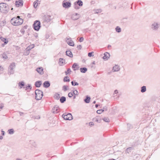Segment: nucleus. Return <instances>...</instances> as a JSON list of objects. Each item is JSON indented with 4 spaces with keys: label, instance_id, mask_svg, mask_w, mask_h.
Segmentation results:
<instances>
[{
    "label": "nucleus",
    "instance_id": "nucleus-1",
    "mask_svg": "<svg viewBox=\"0 0 160 160\" xmlns=\"http://www.w3.org/2000/svg\"><path fill=\"white\" fill-rule=\"evenodd\" d=\"M11 23L14 26H19L22 24L23 22L22 19L20 18L19 16L17 17L12 18L11 20Z\"/></svg>",
    "mask_w": 160,
    "mask_h": 160
},
{
    "label": "nucleus",
    "instance_id": "nucleus-2",
    "mask_svg": "<svg viewBox=\"0 0 160 160\" xmlns=\"http://www.w3.org/2000/svg\"><path fill=\"white\" fill-rule=\"evenodd\" d=\"M8 5L5 3L2 2L0 3V11L3 13H7L9 11Z\"/></svg>",
    "mask_w": 160,
    "mask_h": 160
},
{
    "label": "nucleus",
    "instance_id": "nucleus-3",
    "mask_svg": "<svg viewBox=\"0 0 160 160\" xmlns=\"http://www.w3.org/2000/svg\"><path fill=\"white\" fill-rule=\"evenodd\" d=\"M36 94L35 99L37 100H39L42 99L43 95V92L42 91L37 89L35 91Z\"/></svg>",
    "mask_w": 160,
    "mask_h": 160
},
{
    "label": "nucleus",
    "instance_id": "nucleus-4",
    "mask_svg": "<svg viewBox=\"0 0 160 160\" xmlns=\"http://www.w3.org/2000/svg\"><path fill=\"white\" fill-rule=\"evenodd\" d=\"M41 23L38 20H36L34 22L33 24V27L35 30L38 31L41 27Z\"/></svg>",
    "mask_w": 160,
    "mask_h": 160
},
{
    "label": "nucleus",
    "instance_id": "nucleus-5",
    "mask_svg": "<svg viewBox=\"0 0 160 160\" xmlns=\"http://www.w3.org/2000/svg\"><path fill=\"white\" fill-rule=\"evenodd\" d=\"M160 26V24L159 23L157 22H154L151 26V28L153 30L156 31L158 30Z\"/></svg>",
    "mask_w": 160,
    "mask_h": 160
},
{
    "label": "nucleus",
    "instance_id": "nucleus-6",
    "mask_svg": "<svg viewBox=\"0 0 160 160\" xmlns=\"http://www.w3.org/2000/svg\"><path fill=\"white\" fill-rule=\"evenodd\" d=\"M62 117L64 119L71 120L72 119V117L71 113H64L62 115Z\"/></svg>",
    "mask_w": 160,
    "mask_h": 160
},
{
    "label": "nucleus",
    "instance_id": "nucleus-7",
    "mask_svg": "<svg viewBox=\"0 0 160 160\" xmlns=\"http://www.w3.org/2000/svg\"><path fill=\"white\" fill-rule=\"evenodd\" d=\"M66 42L68 43V44L72 46H73L74 45V44L73 42L71 40V38L70 37L67 38H66Z\"/></svg>",
    "mask_w": 160,
    "mask_h": 160
},
{
    "label": "nucleus",
    "instance_id": "nucleus-8",
    "mask_svg": "<svg viewBox=\"0 0 160 160\" xmlns=\"http://www.w3.org/2000/svg\"><path fill=\"white\" fill-rule=\"evenodd\" d=\"M62 6L65 8H68L71 6V3L68 2H65V1H63L62 2Z\"/></svg>",
    "mask_w": 160,
    "mask_h": 160
},
{
    "label": "nucleus",
    "instance_id": "nucleus-9",
    "mask_svg": "<svg viewBox=\"0 0 160 160\" xmlns=\"http://www.w3.org/2000/svg\"><path fill=\"white\" fill-rule=\"evenodd\" d=\"M51 16L48 15H45L43 18V20L44 21L47 22H50L52 18H51Z\"/></svg>",
    "mask_w": 160,
    "mask_h": 160
},
{
    "label": "nucleus",
    "instance_id": "nucleus-10",
    "mask_svg": "<svg viewBox=\"0 0 160 160\" xmlns=\"http://www.w3.org/2000/svg\"><path fill=\"white\" fill-rule=\"evenodd\" d=\"M15 5L17 7L22 6L23 5V2L22 0H16L15 1Z\"/></svg>",
    "mask_w": 160,
    "mask_h": 160
},
{
    "label": "nucleus",
    "instance_id": "nucleus-11",
    "mask_svg": "<svg viewBox=\"0 0 160 160\" xmlns=\"http://www.w3.org/2000/svg\"><path fill=\"white\" fill-rule=\"evenodd\" d=\"M80 17L79 14L77 13H74L72 15L71 18L73 20H75L78 19Z\"/></svg>",
    "mask_w": 160,
    "mask_h": 160
},
{
    "label": "nucleus",
    "instance_id": "nucleus-12",
    "mask_svg": "<svg viewBox=\"0 0 160 160\" xmlns=\"http://www.w3.org/2000/svg\"><path fill=\"white\" fill-rule=\"evenodd\" d=\"M59 111V108L57 106H55L52 109V112L54 113H57Z\"/></svg>",
    "mask_w": 160,
    "mask_h": 160
},
{
    "label": "nucleus",
    "instance_id": "nucleus-13",
    "mask_svg": "<svg viewBox=\"0 0 160 160\" xmlns=\"http://www.w3.org/2000/svg\"><path fill=\"white\" fill-rule=\"evenodd\" d=\"M110 57V55L109 53L108 52H106L104 53L102 58L105 60H107Z\"/></svg>",
    "mask_w": 160,
    "mask_h": 160
},
{
    "label": "nucleus",
    "instance_id": "nucleus-14",
    "mask_svg": "<svg viewBox=\"0 0 160 160\" xmlns=\"http://www.w3.org/2000/svg\"><path fill=\"white\" fill-rule=\"evenodd\" d=\"M120 69V68L119 66L118 65H116L113 67V72H118L119 71Z\"/></svg>",
    "mask_w": 160,
    "mask_h": 160
},
{
    "label": "nucleus",
    "instance_id": "nucleus-15",
    "mask_svg": "<svg viewBox=\"0 0 160 160\" xmlns=\"http://www.w3.org/2000/svg\"><path fill=\"white\" fill-rule=\"evenodd\" d=\"M50 84L48 81H45L43 83V86L45 88H48L50 86Z\"/></svg>",
    "mask_w": 160,
    "mask_h": 160
},
{
    "label": "nucleus",
    "instance_id": "nucleus-16",
    "mask_svg": "<svg viewBox=\"0 0 160 160\" xmlns=\"http://www.w3.org/2000/svg\"><path fill=\"white\" fill-rule=\"evenodd\" d=\"M65 63V60L64 59L60 58L59 60V64L60 66H62Z\"/></svg>",
    "mask_w": 160,
    "mask_h": 160
},
{
    "label": "nucleus",
    "instance_id": "nucleus-17",
    "mask_svg": "<svg viewBox=\"0 0 160 160\" xmlns=\"http://www.w3.org/2000/svg\"><path fill=\"white\" fill-rule=\"evenodd\" d=\"M42 84V82L40 81H36L35 83V85L36 87H40Z\"/></svg>",
    "mask_w": 160,
    "mask_h": 160
},
{
    "label": "nucleus",
    "instance_id": "nucleus-18",
    "mask_svg": "<svg viewBox=\"0 0 160 160\" xmlns=\"http://www.w3.org/2000/svg\"><path fill=\"white\" fill-rule=\"evenodd\" d=\"M91 98L90 97L87 96L86 98L84 99V101L86 103H89L90 101Z\"/></svg>",
    "mask_w": 160,
    "mask_h": 160
},
{
    "label": "nucleus",
    "instance_id": "nucleus-19",
    "mask_svg": "<svg viewBox=\"0 0 160 160\" xmlns=\"http://www.w3.org/2000/svg\"><path fill=\"white\" fill-rule=\"evenodd\" d=\"M102 11V10L101 9H94L93 10V13L95 14H98L101 13Z\"/></svg>",
    "mask_w": 160,
    "mask_h": 160
},
{
    "label": "nucleus",
    "instance_id": "nucleus-20",
    "mask_svg": "<svg viewBox=\"0 0 160 160\" xmlns=\"http://www.w3.org/2000/svg\"><path fill=\"white\" fill-rule=\"evenodd\" d=\"M40 4V1L38 0H37L33 2V7L34 8H36L38 5Z\"/></svg>",
    "mask_w": 160,
    "mask_h": 160
},
{
    "label": "nucleus",
    "instance_id": "nucleus-21",
    "mask_svg": "<svg viewBox=\"0 0 160 160\" xmlns=\"http://www.w3.org/2000/svg\"><path fill=\"white\" fill-rule=\"evenodd\" d=\"M36 70L38 72L40 73L41 74L43 73V69L42 68H37Z\"/></svg>",
    "mask_w": 160,
    "mask_h": 160
},
{
    "label": "nucleus",
    "instance_id": "nucleus-22",
    "mask_svg": "<svg viewBox=\"0 0 160 160\" xmlns=\"http://www.w3.org/2000/svg\"><path fill=\"white\" fill-rule=\"evenodd\" d=\"M74 3L78 5L79 6H82L83 5L82 2L80 0H78L76 2H75Z\"/></svg>",
    "mask_w": 160,
    "mask_h": 160
},
{
    "label": "nucleus",
    "instance_id": "nucleus-23",
    "mask_svg": "<svg viewBox=\"0 0 160 160\" xmlns=\"http://www.w3.org/2000/svg\"><path fill=\"white\" fill-rule=\"evenodd\" d=\"M66 54L67 56H69V57L71 58L72 57V52L70 51H67L66 52Z\"/></svg>",
    "mask_w": 160,
    "mask_h": 160
},
{
    "label": "nucleus",
    "instance_id": "nucleus-24",
    "mask_svg": "<svg viewBox=\"0 0 160 160\" xmlns=\"http://www.w3.org/2000/svg\"><path fill=\"white\" fill-rule=\"evenodd\" d=\"M80 71L81 72L84 73L87 71V69L85 67L81 68H80Z\"/></svg>",
    "mask_w": 160,
    "mask_h": 160
},
{
    "label": "nucleus",
    "instance_id": "nucleus-25",
    "mask_svg": "<svg viewBox=\"0 0 160 160\" xmlns=\"http://www.w3.org/2000/svg\"><path fill=\"white\" fill-rule=\"evenodd\" d=\"M15 64L14 62H12L11 63L9 67V69H10L11 70L13 69L15 67Z\"/></svg>",
    "mask_w": 160,
    "mask_h": 160
},
{
    "label": "nucleus",
    "instance_id": "nucleus-26",
    "mask_svg": "<svg viewBox=\"0 0 160 160\" xmlns=\"http://www.w3.org/2000/svg\"><path fill=\"white\" fill-rule=\"evenodd\" d=\"M66 100V98L65 97L62 96L60 99V101L61 103L64 102Z\"/></svg>",
    "mask_w": 160,
    "mask_h": 160
},
{
    "label": "nucleus",
    "instance_id": "nucleus-27",
    "mask_svg": "<svg viewBox=\"0 0 160 160\" xmlns=\"http://www.w3.org/2000/svg\"><path fill=\"white\" fill-rule=\"evenodd\" d=\"M132 150V147L128 148L126 150L125 153H129Z\"/></svg>",
    "mask_w": 160,
    "mask_h": 160
},
{
    "label": "nucleus",
    "instance_id": "nucleus-28",
    "mask_svg": "<svg viewBox=\"0 0 160 160\" xmlns=\"http://www.w3.org/2000/svg\"><path fill=\"white\" fill-rule=\"evenodd\" d=\"M34 44H32L26 48V49L28 50H29L30 51V50L34 48Z\"/></svg>",
    "mask_w": 160,
    "mask_h": 160
},
{
    "label": "nucleus",
    "instance_id": "nucleus-29",
    "mask_svg": "<svg viewBox=\"0 0 160 160\" xmlns=\"http://www.w3.org/2000/svg\"><path fill=\"white\" fill-rule=\"evenodd\" d=\"M25 85L23 81L20 82L18 83V86H19L20 88H22V87H23Z\"/></svg>",
    "mask_w": 160,
    "mask_h": 160
},
{
    "label": "nucleus",
    "instance_id": "nucleus-30",
    "mask_svg": "<svg viewBox=\"0 0 160 160\" xmlns=\"http://www.w3.org/2000/svg\"><path fill=\"white\" fill-rule=\"evenodd\" d=\"M146 91V88L145 86H143L141 88V92H144Z\"/></svg>",
    "mask_w": 160,
    "mask_h": 160
},
{
    "label": "nucleus",
    "instance_id": "nucleus-31",
    "mask_svg": "<svg viewBox=\"0 0 160 160\" xmlns=\"http://www.w3.org/2000/svg\"><path fill=\"white\" fill-rule=\"evenodd\" d=\"M63 81L64 82H69L70 81V78L68 76H66L64 77Z\"/></svg>",
    "mask_w": 160,
    "mask_h": 160
},
{
    "label": "nucleus",
    "instance_id": "nucleus-32",
    "mask_svg": "<svg viewBox=\"0 0 160 160\" xmlns=\"http://www.w3.org/2000/svg\"><path fill=\"white\" fill-rule=\"evenodd\" d=\"M8 132L9 134L12 135L14 133V130L13 129H8Z\"/></svg>",
    "mask_w": 160,
    "mask_h": 160
},
{
    "label": "nucleus",
    "instance_id": "nucleus-33",
    "mask_svg": "<svg viewBox=\"0 0 160 160\" xmlns=\"http://www.w3.org/2000/svg\"><path fill=\"white\" fill-rule=\"evenodd\" d=\"M54 98L56 100H58L60 98V95L58 93H55L54 96Z\"/></svg>",
    "mask_w": 160,
    "mask_h": 160
},
{
    "label": "nucleus",
    "instance_id": "nucleus-34",
    "mask_svg": "<svg viewBox=\"0 0 160 160\" xmlns=\"http://www.w3.org/2000/svg\"><path fill=\"white\" fill-rule=\"evenodd\" d=\"M0 39L3 42H4L5 43L7 44L8 43V41L6 40V39L5 38L1 37L0 38Z\"/></svg>",
    "mask_w": 160,
    "mask_h": 160
},
{
    "label": "nucleus",
    "instance_id": "nucleus-35",
    "mask_svg": "<svg viewBox=\"0 0 160 160\" xmlns=\"http://www.w3.org/2000/svg\"><path fill=\"white\" fill-rule=\"evenodd\" d=\"M115 29L116 31L118 33L120 32L121 31V28L118 26H117Z\"/></svg>",
    "mask_w": 160,
    "mask_h": 160
},
{
    "label": "nucleus",
    "instance_id": "nucleus-36",
    "mask_svg": "<svg viewBox=\"0 0 160 160\" xmlns=\"http://www.w3.org/2000/svg\"><path fill=\"white\" fill-rule=\"evenodd\" d=\"M78 66V65L77 64V63H74L72 66V68H74V69L73 70L74 71H75L76 70V69H75V68H76L77 67V66Z\"/></svg>",
    "mask_w": 160,
    "mask_h": 160
},
{
    "label": "nucleus",
    "instance_id": "nucleus-37",
    "mask_svg": "<svg viewBox=\"0 0 160 160\" xmlns=\"http://www.w3.org/2000/svg\"><path fill=\"white\" fill-rule=\"evenodd\" d=\"M102 120L105 122H109L110 121L109 119L107 117H105Z\"/></svg>",
    "mask_w": 160,
    "mask_h": 160
},
{
    "label": "nucleus",
    "instance_id": "nucleus-38",
    "mask_svg": "<svg viewBox=\"0 0 160 160\" xmlns=\"http://www.w3.org/2000/svg\"><path fill=\"white\" fill-rule=\"evenodd\" d=\"M71 84L72 86H75L78 85L79 84L77 82H73V81H72L71 82Z\"/></svg>",
    "mask_w": 160,
    "mask_h": 160
},
{
    "label": "nucleus",
    "instance_id": "nucleus-39",
    "mask_svg": "<svg viewBox=\"0 0 160 160\" xmlns=\"http://www.w3.org/2000/svg\"><path fill=\"white\" fill-rule=\"evenodd\" d=\"M32 88V87L31 85L30 84H28V86L26 87L25 90H27L28 89L31 90Z\"/></svg>",
    "mask_w": 160,
    "mask_h": 160
},
{
    "label": "nucleus",
    "instance_id": "nucleus-40",
    "mask_svg": "<svg viewBox=\"0 0 160 160\" xmlns=\"http://www.w3.org/2000/svg\"><path fill=\"white\" fill-rule=\"evenodd\" d=\"M25 50V51L24 52V54L25 55H28L29 54L30 52V50H28L26 49H26Z\"/></svg>",
    "mask_w": 160,
    "mask_h": 160
},
{
    "label": "nucleus",
    "instance_id": "nucleus-41",
    "mask_svg": "<svg viewBox=\"0 0 160 160\" xmlns=\"http://www.w3.org/2000/svg\"><path fill=\"white\" fill-rule=\"evenodd\" d=\"M77 4L74 3V7L76 9H78L80 8L79 6H78Z\"/></svg>",
    "mask_w": 160,
    "mask_h": 160
},
{
    "label": "nucleus",
    "instance_id": "nucleus-42",
    "mask_svg": "<svg viewBox=\"0 0 160 160\" xmlns=\"http://www.w3.org/2000/svg\"><path fill=\"white\" fill-rule=\"evenodd\" d=\"M71 72V70L69 68H68L67 70V71L65 72V73L66 75H68L69 73L70 72Z\"/></svg>",
    "mask_w": 160,
    "mask_h": 160
},
{
    "label": "nucleus",
    "instance_id": "nucleus-43",
    "mask_svg": "<svg viewBox=\"0 0 160 160\" xmlns=\"http://www.w3.org/2000/svg\"><path fill=\"white\" fill-rule=\"evenodd\" d=\"M2 58L5 59H7L8 58V57L7 56V55L4 53H3L2 55Z\"/></svg>",
    "mask_w": 160,
    "mask_h": 160
},
{
    "label": "nucleus",
    "instance_id": "nucleus-44",
    "mask_svg": "<svg viewBox=\"0 0 160 160\" xmlns=\"http://www.w3.org/2000/svg\"><path fill=\"white\" fill-rule=\"evenodd\" d=\"M68 86L64 85L62 87V89L64 91H66L67 90Z\"/></svg>",
    "mask_w": 160,
    "mask_h": 160
},
{
    "label": "nucleus",
    "instance_id": "nucleus-45",
    "mask_svg": "<svg viewBox=\"0 0 160 160\" xmlns=\"http://www.w3.org/2000/svg\"><path fill=\"white\" fill-rule=\"evenodd\" d=\"M93 52H89L88 54V57H91L94 56V55H92V54L93 53Z\"/></svg>",
    "mask_w": 160,
    "mask_h": 160
},
{
    "label": "nucleus",
    "instance_id": "nucleus-46",
    "mask_svg": "<svg viewBox=\"0 0 160 160\" xmlns=\"http://www.w3.org/2000/svg\"><path fill=\"white\" fill-rule=\"evenodd\" d=\"M73 93L75 95H78V91L76 90L74 91H73Z\"/></svg>",
    "mask_w": 160,
    "mask_h": 160
},
{
    "label": "nucleus",
    "instance_id": "nucleus-47",
    "mask_svg": "<svg viewBox=\"0 0 160 160\" xmlns=\"http://www.w3.org/2000/svg\"><path fill=\"white\" fill-rule=\"evenodd\" d=\"M73 92H69L68 94V96L69 98H71L73 95Z\"/></svg>",
    "mask_w": 160,
    "mask_h": 160
},
{
    "label": "nucleus",
    "instance_id": "nucleus-48",
    "mask_svg": "<svg viewBox=\"0 0 160 160\" xmlns=\"http://www.w3.org/2000/svg\"><path fill=\"white\" fill-rule=\"evenodd\" d=\"M84 40V38L82 37H81L79 39V41L80 42H82Z\"/></svg>",
    "mask_w": 160,
    "mask_h": 160
},
{
    "label": "nucleus",
    "instance_id": "nucleus-49",
    "mask_svg": "<svg viewBox=\"0 0 160 160\" xmlns=\"http://www.w3.org/2000/svg\"><path fill=\"white\" fill-rule=\"evenodd\" d=\"M101 110H101V109H99V110H98L97 111V112L98 113V114H101V113H102Z\"/></svg>",
    "mask_w": 160,
    "mask_h": 160
},
{
    "label": "nucleus",
    "instance_id": "nucleus-50",
    "mask_svg": "<svg viewBox=\"0 0 160 160\" xmlns=\"http://www.w3.org/2000/svg\"><path fill=\"white\" fill-rule=\"evenodd\" d=\"M89 125L91 127H92V126L94 125V124L93 122H90L89 123Z\"/></svg>",
    "mask_w": 160,
    "mask_h": 160
},
{
    "label": "nucleus",
    "instance_id": "nucleus-51",
    "mask_svg": "<svg viewBox=\"0 0 160 160\" xmlns=\"http://www.w3.org/2000/svg\"><path fill=\"white\" fill-rule=\"evenodd\" d=\"M82 48V46L81 45H78L77 46V48L79 50L81 49Z\"/></svg>",
    "mask_w": 160,
    "mask_h": 160
},
{
    "label": "nucleus",
    "instance_id": "nucleus-52",
    "mask_svg": "<svg viewBox=\"0 0 160 160\" xmlns=\"http://www.w3.org/2000/svg\"><path fill=\"white\" fill-rule=\"evenodd\" d=\"M13 69L12 70H10V71H9V73H10V74H13Z\"/></svg>",
    "mask_w": 160,
    "mask_h": 160
},
{
    "label": "nucleus",
    "instance_id": "nucleus-53",
    "mask_svg": "<svg viewBox=\"0 0 160 160\" xmlns=\"http://www.w3.org/2000/svg\"><path fill=\"white\" fill-rule=\"evenodd\" d=\"M4 107V105L3 104H1L0 106V108L1 109H2Z\"/></svg>",
    "mask_w": 160,
    "mask_h": 160
},
{
    "label": "nucleus",
    "instance_id": "nucleus-54",
    "mask_svg": "<svg viewBox=\"0 0 160 160\" xmlns=\"http://www.w3.org/2000/svg\"><path fill=\"white\" fill-rule=\"evenodd\" d=\"M127 126H128V128H129V129H130V128L132 127V125L130 124H127Z\"/></svg>",
    "mask_w": 160,
    "mask_h": 160
},
{
    "label": "nucleus",
    "instance_id": "nucleus-55",
    "mask_svg": "<svg viewBox=\"0 0 160 160\" xmlns=\"http://www.w3.org/2000/svg\"><path fill=\"white\" fill-rule=\"evenodd\" d=\"M118 93V91L117 90H115L114 91V94H116L117 93Z\"/></svg>",
    "mask_w": 160,
    "mask_h": 160
},
{
    "label": "nucleus",
    "instance_id": "nucleus-56",
    "mask_svg": "<svg viewBox=\"0 0 160 160\" xmlns=\"http://www.w3.org/2000/svg\"><path fill=\"white\" fill-rule=\"evenodd\" d=\"M103 108L104 109V111H107V108L106 106L104 107Z\"/></svg>",
    "mask_w": 160,
    "mask_h": 160
},
{
    "label": "nucleus",
    "instance_id": "nucleus-57",
    "mask_svg": "<svg viewBox=\"0 0 160 160\" xmlns=\"http://www.w3.org/2000/svg\"><path fill=\"white\" fill-rule=\"evenodd\" d=\"M19 114H20V116H22V115L23 114V112H19Z\"/></svg>",
    "mask_w": 160,
    "mask_h": 160
},
{
    "label": "nucleus",
    "instance_id": "nucleus-58",
    "mask_svg": "<svg viewBox=\"0 0 160 160\" xmlns=\"http://www.w3.org/2000/svg\"><path fill=\"white\" fill-rule=\"evenodd\" d=\"M2 135H4V132L3 131H2Z\"/></svg>",
    "mask_w": 160,
    "mask_h": 160
},
{
    "label": "nucleus",
    "instance_id": "nucleus-59",
    "mask_svg": "<svg viewBox=\"0 0 160 160\" xmlns=\"http://www.w3.org/2000/svg\"><path fill=\"white\" fill-rule=\"evenodd\" d=\"M3 138V137L2 136H0V139L1 140Z\"/></svg>",
    "mask_w": 160,
    "mask_h": 160
},
{
    "label": "nucleus",
    "instance_id": "nucleus-60",
    "mask_svg": "<svg viewBox=\"0 0 160 160\" xmlns=\"http://www.w3.org/2000/svg\"><path fill=\"white\" fill-rule=\"evenodd\" d=\"M98 104H96L95 105V107L96 108H98Z\"/></svg>",
    "mask_w": 160,
    "mask_h": 160
},
{
    "label": "nucleus",
    "instance_id": "nucleus-61",
    "mask_svg": "<svg viewBox=\"0 0 160 160\" xmlns=\"http://www.w3.org/2000/svg\"><path fill=\"white\" fill-rule=\"evenodd\" d=\"M96 121L98 122H99V121L98 118H96Z\"/></svg>",
    "mask_w": 160,
    "mask_h": 160
},
{
    "label": "nucleus",
    "instance_id": "nucleus-62",
    "mask_svg": "<svg viewBox=\"0 0 160 160\" xmlns=\"http://www.w3.org/2000/svg\"><path fill=\"white\" fill-rule=\"evenodd\" d=\"M101 110H102L101 111H102V112L104 111V109L103 108L101 109Z\"/></svg>",
    "mask_w": 160,
    "mask_h": 160
},
{
    "label": "nucleus",
    "instance_id": "nucleus-63",
    "mask_svg": "<svg viewBox=\"0 0 160 160\" xmlns=\"http://www.w3.org/2000/svg\"><path fill=\"white\" fill-rule=\"evenodd\" d=\"M93 103H96V101H93Z\"/></svg>",
    "mask_w": 160,
    "mask_h": 160
},
{
    "label": "nucleus",
    "instance_id": "nucleus-64",
    "mask_svg": "<svg viewBox=\"0 0 160 160\" xmlns=\"http://www.w3.org/2000/svg\"><path fill=\"white\" fill-rule=\"evenodd\" d=\"M16 160H22L21 159H19V158H17L16 159Z\"/></svg>",
    "mask_w": 160,
    "mask_h": 160
}]
</instances>
